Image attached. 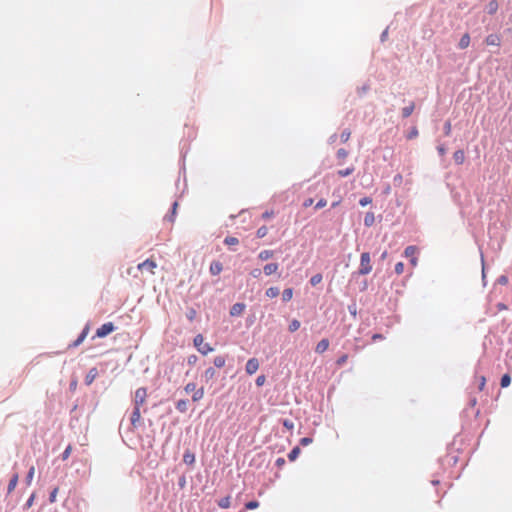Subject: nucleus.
<instances>
[{
    "label": "nucleus",
    "mask_w": 512,
    "mask_h": 512,
    "mask_svg": "<svg viewBox=\"0 0 512 512\" xmlns=\"http://www.w3.org/2000/svg\"><path fill=\"white\" fill-rule=\"evenodd\" d=\"M188 402L186 400H179L176 403V409L182 413L186 412Z\"/></svg>",
    "instance_id": "obj_29"
},
{
    "label": "nucleus",
    "mask_w": 512,
    "mask_h": 512,
    "mask_svg": "<svg viewBox=\"0 0 512 512\" xmlns=\"http://www.w3.org/2000/svg\"><path fill=\"white\" fill-rule=\"evenodd\" d=\"M223 269L222 263L219 261H213L210 265V273L212 275H218Z\"/></svg>",
    "instance_id": "obj_14"
},
{
    "label": "nucleus",
    "mask_w": 512,
    "mask_h": 512,
    "mask_svg": "<svg viewBox=\"0 0 512 512\" xmlns=\"http://www.w3.org/2000/svg\"><path fill=\"white\" fill-rule=\"evenodd\" d=\"M374 221V216L373 214H367L366 217H365V224L367 226H370Z\"/></svg>",
    "instance_id": "obj_48"
},
{
    "label": "nucleus",
    "mask_w": 512,
    "mask_h": 512,
    "mask_svg": "<svg viewBox=\"0 0 512 512\" xmlns=\"http://www.w3.org/2000/svg\"><path fill=\"white\" fill-rule=\"evenodd\" d=\"M284 463H285V460L283 458H278L276 460V465L279 466V467L284 465Z\"/></svg>",
    "instance_id": "obj_60"
},
{
    "label": "nucleus",
    "mask_w": 512,
    "mask_h": 512,
    "mask_svg": "<svg viewBox=\"0 0 512 512\" xmlns=\"http://www.w3.org/2000/svg\"><path fill=\"white\" fill-rule=\"evenodd\" d=\"M72 452V446L68 445L64 452L62 453V460H67Z\"/></svg>",
    "instance_id": "obj_41"
},
{
    "label": "nucleus",
    "mask_w": 512,
    "mask_h": 512,
    "mask_svg": "<svg viewBox=\"0 0 512 512\" xmlns=\"http://www.w3.org/2000/svg\"><path fill=\"white\" fill-rule=\"evenodd\" d=\"M485 43L488 46H500V44H501V37L498 34H489L485 38Z\"/></svg>",
    "instance_id": "obj_9"
},
{
    "label": "nucleus",
    "mask_w": 512,
    "mask_h": 512,
    "mask_svg": "<svg viewBox=\"0 0 512 512\" xmlns=\"http://www.w3.org/2000/svg\"><path fill=\"white\" fill-rule=\"evenodd\" d=\"M183 462L187 465H193L195 462V455L191 451H185L183 455Z\"/></svg>",
    "instance_id": "obj_16"
},
{
    "label": "nucleus",
    "mask_w": 512,
    "mask_h": 512,
    "mask_svg": "<svg viewBox=\"0 0 512 512\" xmlns=\"http://www.w3.org/2000/svg\"><path fill=\"white\" fill-rule=\"evenodd\" d=\"M437 150L441 156H444L446 154V148L443 145L438 146Z\"/></svg>",
    "instance_id": "obj_55"
},
{
    "label": "nucleus",
    "mask_w": 512,
    "mask_h": 512,
    "mask_svg": "<svg viewBox=\"0 0 512 512\" xmlns=\"http://www.w3.org/2000/svg\"><path fill=\"white\" fill-rule=\"evenodd\" d=\"M204 397V388L201 387L199 389H195V391L193 392V395H192V400L194 402H198L200 401L202 398Z\"/></svg>",
    "instance_id": "obj_21"
},
{
    "label": "nucleus",
    "mask_w": 512,
    "mask_h": 512,
    "mask_svg": "<svg viewBox=\"0 0 512 512\" xmlns=\"http://www.w3.org/2000/svg\"><path fill=\"white\" fill-rule=\"evenodd\" d=\"M96 375H97L96 368L91 369L85 378L86 384L90 385L93 382V380L95 379Z\"/></svg>",
    "instance_id": "obj_27"
},
{
    "label": "nucleus",
    "mask_w": 512,
    "mask_h": 512,
    "mask_svg": "<svg viewBox=\"0 0 512 512\" xmlns=\"http://www.w3.org/2000/svg\"><path fill=\"white\" fill-rule=\"evenodd\" d=\"M372 338H373V340L381 339L382 335L381 334H374Z\"/></svg>",
    "instance_id": "obj_62"
},
{
    "label": "nucleus",
    "mask_w": 512,
    "mask_h": 512,
    "mask_svg": "<svg viewBox=\"0 0 512 512\" xmlns=\"http://www.w3.org/2000/svg\"><path fill=\"white\" fill-rule=\"evenodd\" d=\"M511 383V377L509 374H504L501 378V387L503 388H506L510 385Z\"/></svg>",
    "instance_id": "obj_32"
},
{
    "label": "nucleus",
    "mask_w": 512,
    "mask_h": 512,
    "mask_svg": "<svg viewBox=\"0 0 512 512\" xmlns=\"http://www.w3.org/2000/svg\"><path fill=\"white\" fill-rule=\"evenodd\" d=\"M267 233H268V228H267L266 226H262V227H260V228L257 230V232H256V234H257V237H258V238H263V237H265V236L267 235Z\"/></svg>",
    "instance_id": "obj_37"
},
{
    "label": "nucleus",
    "mask_w": 512,
    "mask_h": 512,
    "mask_svg": "<svg viewBox=\"0 0 512 512\" xmlns=\"http://www.w3.org/2000/svg\"><path fill=\"white\" fill-rule=\"evenodd\" d=\"M417 135H418V130H417L416 128H414V129L410 132V134H409L408 138H409V139H412V138L416 137Z\"/></svg>",
    "instance_id": "obj_58"
},
{
    "label": "nucleus",
    "mask_w": 512,
    "mask_h": 512,
    "mask_svg": "<svg viewBox=\"0 0 512 512\" xmlns=\"http://www.w3.org/2000/svg\"><path fill=\"white\" fill-rule=\"evenodd\" d=\"M246 372L249 375H253L259 369V361L256 358H251L246 363Z\"/></svg>",
    "instance_id": "obj_7"
},
{
    "label": "nucleus",
    "mask_w": 512,
    "mask_h": 512,
    "mask_svg": "<svg viewBox=\"0 0 512 512\" xmlns=\"http://www.w3.org/2000/svg\"><path fill=\"white\" fill-rule=\"evenodd\" d=\"M451 129H452V126H451V122L450 121H447L444 125V134L446 136H449L451 134Z\"/></svg>",
    "instance_id": "obj_45"
},
{
    "label": "nucleus",
    "mask_w": 512,
    "mask_h": 512,
    "mask_svg": "<svg viewBox=\"0 0 512 512\" xmlns=\"http://www.w3.org/2000/svg\"><path fill=\"white\" fill-rule=\"evenodd\" d=\"M224 243L229 246L237 245L239 243V240L236 237L230 236L225 238Z\"/></svg>",
    "instance_id": "obj_36"
},
{
    "label": "nucleus",
    "mask_w": 512,
    "mask_h": 512,
    "mask_svg": "<svg viewBox=\"0 0 512 512\" xmlns=\"http://www.w3.org/2000/svg\"><path fill=\"white\" fill-rule=\"evenodd\" d=\"M57 492H58V488H55V489L51 492L50 497H49L50 502H52V503H53V502L55 501V499H56V495H57Z\"/></svg>",
    "instance_id": "obj_54"
},
{
    "label": "nucleus",
    "mask_w": 512,
    "mask_h": 512,
    "mask_svg": "<svg viewBox=\"0 0 512 512\" xmlns=\"http://www.w3.org/2000/svg\"><path fill=\"white\" fill-rule=\"evenodd\" d=\"M312 442H313V439H312V438H310V437H304V438H302V439L300 440V444H301L302 446H307V445L311 444Z\"/></svg>",
    "instance_id": "obj_46"
},
{
    "label": "nucleus",
    "mask_w": 512,
    "mask_h": 512,
    "mask_svg": "<svg viewBox=\"0 0 512 512\" xmlns=\"http://www.w3.org/2000/svg\"><path fill=\"white\" fill-rule=\"evenodd\" d=\"M278 269H279L278 263H269L264 266L263 271L267 276H269V275L276 273L278 271Z\"/></svg>",
    "instance_id": "obj_12"
},
{
    "label": "nucleus",
    "mask_w": 512,
    "mask_h": 512,
    "mask_svg": "<svg viewBox=\"0 0 512 512\" xmlns=\"http://www.w3.org/2000/svg\"><path fill=\"white\" fill-rule=\"evenodd\" d=\"M259 507L258 501H249L245 504V508L248 510H253Z\"/></svg>",
    "instance_id": "obj_38"
},
{
    "label": "nucleus",
    "mask_w": 512,
    "mask_h": 512,
    "mask_svg": "<svg viewBox=\"0 0 512 512\" xmlns=\"http://www.w3.org/2000/svg\"><path fill=\"white\" fill-rule=\"evenodd\" d=\"M261 273H262L261 270L256 268V269H253L250 274L254 278H259L261 276Z\"/></svg>",
    "instance_id": "obj_51"
},
{
    "label": "nucleus",
    "mask_w": 512,
    "mask_h": 512,
    "mask_svg": "<svg viewBox=\"0 0 512 512\" xmlns=\"http://www.w3.org/2000/svg\"><path fill=\"white\" fill-rule=\"evenodd\" d=\"M414 109H415V104H414V102H410V104H409L408 106H406V107H404V108L402 109V116H403L404 118L409 117V116L413 113Z\"/></svg>",
    "instance_id": "obj_20"
},
{
    "label": "nucleus",
    "mask_w": 512,
    "mask_h": 512,
    "mask_svg": "<svg viewBox=\"0 0 512 512\" xmlns=\"http://www.w3.org/2000/svg\"><path fill=\"white\" fill-rule=\"evenodd\" d=\"M386 257H387V252L385 251V252L382 253L381 258L385 259Z\"/></svg>",
    "instance_id": "obj_63"
},
{
    "label": "nucleus",
    "mask_w": 512,
    "mask_h": 512,
    "mask_svg": "<svg viewBox=\"0 0 512 512\" xmlns=\"http://www.w3.org/2000/svg\"><path fill=\"white\" fill-rule=\"evenodd\" d=\"M245 308L246 306L244 303H236L231 307L230 315L233 317L240 316L244 312Z\"/></svg>",
    "instance_id": "obj_10"
},
{
    "label": "nucleus",
    "mask_w": 512,
    "mask_h": 512,
    "mask_svg": "<svg viewBox=\"0 0 512 512\" xmlns=\"http://www.w3.org/2000/svg\"><path fill=\"white\" fill-rule=\"evenodd\" d=\"M88 332H89V327L86 326L83 329V331L81 332V334L79 335V337L70 345V347H77V346H79L85 340V338L87 337Z\"/></svg>",
    "instance_id": "obj_13"
},
{
    "label": "nucleus",
    "mask_w": 512,
    "mask_h": 512,
    "mask_svg": "<svg viewBox=\"0 0 512 512\" xmlns=\"http://www.w3.org/2000/svg\"><path fill=\"white\" fill-rule=\"evenodd\" d=\"M140 408L141 407H138V406H134V410L131 414V424L134 428H136L139 424H140V421H141V411H140Z\"/></svg>",
    "instance_id": "obj_8"
},
{
    "label": "nucleus",
    "mask_w": 512,
    "mask_h": 512,
    "mask_svg": "<svg viewBox=\"0 0 512 512\" xmlns=\"http://www.w3.org/2000/svg\"><path fill=\"white\" fill-rule=\"evenodd\" d=\"M486 384V378L484 376L479 377V390L482 391Z\"/></svg>",
    "instance_id": "obj_49"
},
{
    "label": "nucleus",
    "mask_w": 512,
    "mask_h": 512,
    "mask_svg": "<svg viewBox=\"0 0 512 512\" xmlns=\"http://www.w3.org/2000/svg\"><path fill=\"white\" fill-rule=\"evenodd\" d=\"M329 340L327 338L319 341L315 347V352L318 354L324 353L329 348Z\"/></svg>",
    "instance_id": "obj_11"
},
{
    "label": "nucleus",
    "mask_w": 512,
    "mask_h": 512,
    "mask_svg": "<svg viewBox=\"0 0 512 512\" xmlns=\"http://www.w3.org/2000/svg\"><path fill=\"white\" fill-rule=\"evenodd\" d=\"M371 202H372V199H371V198H369V197H364V198H361V199H360L359 204H360L361 206H363V207H364V206H366V205L370 204Z\"/></svg>",
    "instance_id": "obj_47"
},
{
    "label": "nucleus",
    "mask_w": 512,
    "mask_h": 512,
    "mask_svg": "<svg viewBox=\"0 0 512 512\" xmlns=\"http://www.w3.org/2000/svg\"><path fill=\"white\" fill-rule=\"evenodd\" d=\"M230 504H231V501H230V496H226L222 499H220L218 501V505L219 507L223 508V509H227L230 507Z\"/></svg>",
    "instance_id": "obj_28"
},
{
    "label": "nucleus",
    "mask_w": 512,
    "mask_h": 512,
    "mask_svg": "<svg viewBox=\"0 0 512 512\" xmlns=\"http://www.w3.org/2000/svg\"><path fill=\"white\" fill-rule=\"evenodd\" d=\"M354 170H355V169H354V167H353V166H351V167H348V168H346V169H344V170H339V171L337 172V174H338L340 177H346V176L351 175V174L354 172Z\"/></svg>",
    "instance_id": "obj_30"
},
{
    "label": "nucleus",
    "mask_w": 512,
    "mask_h": 512,
    "mask_svg": "<svg viewBox=\"0 0 512 512\" xmlns=\"http://www.w3.org/2000/svg\"><path fill=\"white\" fill-rule=\"evenodd\" d=\"M348 156V151L341 148L337 151V157L340 159V160H345L346 157Z\"/></svg>",
    "instance_id": "obj_40"
},
{
    "label": "nucleus",
    "mask_w": 512,
    "mask_h": 512,
    "mask_svg": "<svg viewBox=\"0 0 512 512\" xmlns=\"http://www.w3.org/2000/svg\"><path fill=\"white\" fill-rule=\"evenodd\" d=\"M312 203H313V200H312V199H308V200H306V201L304 202V206H305V207H308V206H310Z\"/></svg>",
    "instance_id": "obj_61"
},
{
    "label": "nucleus",
    "mask_w": 512,
    "mask_h": 512,
    "mask_svg": "<svg viewBox=\"0 0 512 512\" xmlns=\"http://www.w3.org/2000/svg\"><path fill=\"white\" fill-rule=\"evenodd\" d=\"M195 389H197L196 384L193 382L186 384V386L184 387L186 393H193Z\"/></svg>",
    "instance_id": "obj_39"
},
{
    "label": "nucleus",
    "mask_w": 512,
    "mask_h": 512,
    "mask_svg": "<svg viewBox=\"0 0 512 512\" xmlns=\"http://www.w3.org/2000/svg\"><path fill=\"white\" fill-rule=\"evenodd\" d=\"M395 272L398 275H401L404 272V264L402 262H398L395 265Z\"/></svg>",
    "instance_id": "obj_43"
},
{
    "label": "nucleus",
    "mask_w": 512,
    "mask_h": 512,
    "mask_svg": "<svg viewBox=\"0 0 512 512\" xmlns=\"http://www.w3.org/2000/svg\"><path fill=\"white\" fill-rule=\"evenodd\" d=\"M372 271L371 256L368 252H364L360 257L359 275H367Z\"/></svg>",
    "instance_id": "obj_1"
},
{
    "label": "nucleus",
    "mask_w": 512,
    "mask_h": 512,
    "mask_svg": "<svg viewBox=\"0 0 512 512\" xmlns=\"http://www.w3.org/2000/svg\"><path fill=\"white\" fill-rule=\"evenodd\" d=\"M322 281V275L321 274H315L311 277L310 283L312 286L318 285Z\"/></svg>",
    "instance_id": "obj_34"
},
{
    "label": "nucleus",
    "mask_w": 512,
    "mask_h": 512,
    "mask_svg": "<svg viewBox=\"0 0 512 512\" xmlns=\"http://www.w3.org/2000/svg\"><path fill=\"white\" fill-rule=\"evenodd\" d=\"M300 452H301V450L298 446L294 447L288 454V459L290 461H295L297 459V457L299 456Z\"/></svg>",
    "instance_id": "obj_25"
},
{
    "label": "nucleus",
    "mask_w": 512,
    "mask_h": 512,
    "mask_svg": "<svg viewBox=\"0 0 512 512\" xmlns=\"http://www.w3.org/2000/svg\"><path fill=\"white\" fill-rule=\"evenodd\" d=\"M417 253V248L416 246H408L405 248V251H404V255L408 258H410V263L413 267L417 266V263H418V259L417 257L415 256Z\"/></svg>",
    "instance_id": "obj_6"
},
{
    "label": "nucleus",
    "mask_w": 512,
    "mask_h": 512,
    "mask_svg": "<svg viewBox=\"0 0 512 512\" xmlns=\"http://www.w3.org/2000/svg\"><path fill=\"white\" fill-rule=\"evenodd\" d=\"M115 330V326L112 322H107L101 325L97 330L95 337L104 338Z\"/></svg>",
    "instance_id": "obj_3"
},
{
    "label": "nucleus",
    "mask_w": 512,
    "mask_h": 512,
    "mask_svg": "<svg viewBox=\"0 0 512 512\" xmlns=\"http://www.w3.org/2000/svg\"><path fill=\"white\" fill-rule=\"evenodd\" d=\"M216 374V371L214 368L212 367H209L208 369L205 370V373H204V376L207 380L209 379H212Z\"/></svg>",
    "instance_id": "obj_35"
},
{
    "label": "nucleus",
    "mask_w": 512,
    "mask_h": 512,
    "mask_svg": "<svg viewBox=\"0 0 512 512\" xmlns=\"http://www.w3.org/2000/svg\"><path fill=\"white\" fill-rule=\"evenodd\" d=\"M33 501H34V495H31V496H30V498L27 500V502H26V505H25V506H26L27 508L31 507V506H32V504H33Z\"/></svg>",
    "instance_id": "obj_59"
},
{
    "label": "nucleus",
    "mask_w": 512,
    "mask_h": 512,
    "mask_svg": "<svg viewBox=\"0 0 512 512\" xmlns=\"http://www.w3.org/2000/svg\"><path fill=\"white\" fill-rule=\"evenodd\" d=\"M18 479H19V476L17 473L12 476V478L10 479L9 484H8V489H7L8 494H10L16 488Z\"/></svg>",
    "instance_id": "obj_19"
},
{
    "label": "nucleus",
    "mask_w": 512,
    "mask_h": 512,
    "mask_svg": "<svg viewBox=\"0 0 512 512\" xmlns=\"http://www.w3.org/2000/svg\"><path fill=\"white\" fill-rule=\"evenodd\" d=\"M34 474H35V467L34 466H31L28 473H27V476H26V482L28 485L31 484L32 480H33V477H34Z\"/></svg>",
    "instance_id": "obj_33"
},
{
    "label": "nucleus",
    "mask_w": 512,
    "mask_h": 512,
    "mask_svg": "<svg viewBox=\"0 0 512 512\" xmlns=\"http://www.w3.org/2000/svg\"><path fill=\"white\" fill-rule=\"evenodd\" d=\"M213 363L217 368H222L225 366L226 358L222 355L216 356L213 360Z\"/></svg>",
    "instance_id": "obj_22"
},
{
    "label": "nucleus",
    "mask_w": 512,
    "mask_h": 512,
    "mask_svg": "<svg viewBox=\"0 0 512 512\" xmlns=\"http://www.w3.org/2000/svg\"><path fill=\"white\" fill-rule=\"evenodd\" d=\"M193 342L198 352H200L203 355H207L208 353L214 350L213 347L210 346V344L204 341V337L202 334L196 335Z\"/></svg>",
    "instance_id": "obj_2"
},
{
    "label": "nucleus",
    "mask_w": 512,
    "mask_h": 512,
    "mask_svg": "<svg viewBox=\"0 0 512 512\" xmlns=\"http://www.w3.org/2000/svg\"><path fill=\"white\" fill-rule=\"evenodd\" d=\"M469 45H470V36L468 33H465L461 37L458 46L460 49H466Z\"/></svg>",
    "instance_id": "obj_17"
},
{
    "label": "nucleus",
    "mask_w": 512,
    "mask_h": 512,
    "mask_svg": "<svg viewBox=\"0 0 512 512\" xmlns=\"http://www.w3.org/2000/svg\"><path fill=\"white\" fill-rule=\"evenodd\" d=\"M293 297V289L292 288H286L282 293V300L284 302H288Z\"/></svg>",
    "instance_id": "obj_23"
},
{
    "label": "nucleus",
    "mask_w": 512,
    "mask_h": 512,
    "mask_svg": "<svg viewBox=\"0 0 512 512\" xmlns=\"http://www.w3.org/2000/svg\"><path fill=\"white\" fill-rule=\"evenodd\" d=\"M500 281H501L502 283H506V282H507V278H506V277H501Z\"/></svg>",
    "instance_id": "obj_64"
},
{
    "label": "nucleus",
    "mask_w": 512,
    "mask_h": 512,
    "mask_svg": "<svg viewBox=\"0 0 512 512\" xmlns=\"http://www.w3.org/2000/svg\"><path fill=\"white\" fill-rule=\"evenodd\" d=\"M177 206H178L177 202H174L173 205H172V215H171V217L169 219L171 222L174 221V216H175V213H176Z\"/></svg>",
    "instance_id": "obj_52"
},
{
    "label": "nucleus",
    "mask_w": 512,
    "mask_h": 512,
    "mask_svg": "<svg viewBox=\"0 0 512 512\" xmlns=\"http://www.w3.org/2000/svg\"><path fill=\"white\" fill-rule=\"evenodd\" d=\"M147 398V389L140 387L135 391L134 406L141 407L145 404Z\"/></svg>",
    "instance_id": "obj_5"
},
{
    "label": "nucleus",
    "mask_w": 512,
    "mask_h": 512,
    "mask_svg": "<svg viewBox=\"0 0 512 512\" xmlns=\"http://www.w3.org/2000/svg\"><path fill=\"white\" fill-rule=\"evenodd\" d=\"M274 256L273 250H263L258 254V258L261 261H266Z\"/></svg>",
    "instance_id": "obj_18"
},
{
    "label": "nucleus",
    "mask_w": 512,
    "mask_h": 512,
    "mask_svg": "<svg viewBox=\"0 0 512 512\" xmlns=\"http://www.w3.org/2000/svg\"><path fill=\"white\" fill-rule=\"evenodd\" d=\"M300 325L301 324H300V322L297 319H293L290 322L288 329H289L290 332H295V331H297L300 328Z\"/></svg>",
    "instance_id": "obj_31"
},
{
    "label": "nucleus",
    "mask_w": 512,
    "mask_h": 512,
    "mask_svg": "<svg viewBox=\"0 0 512 512\" xmlns=\"http://www.w3.org/2000/svg\"><path fill=\"white\" fill-rule=\"evenodd\" d=\"M326 204H327L326 200L321 199V200H319V201L317 202V204H316L315 208H316V209L323 208V207H325V206H326Z\"/></svg>",
    "instance_id": "obj_53"
},
{
    "label": "nucleus",
    "mask_w": 512,
    "mask_h": 512,
    "mask_svg": "<svg viewBox=\"0 0 512 512\" xmlns=\"http://www.w3.org/2000/svg\"><path fill=\"white\" fill-rule=\"evenodd\" d=\"M351 132L349 130H344L341 133V140L342 142H347L350 138Z\"/></svg>",
    "instance_id": "obj_44"
},
{
    "label": "nucleus",
    "mask_w": 512,
    "mask_h": 512,
    "mask_svg": "<svg viewBox=\"0 0 512 512\" xmlns=\"http://www.w3.org/2000/svg\"><path fill=\"white\" fill-rule=\"evenodd\" d=\"M453 159L456 164L461 165L465 161V153L463 150H457L453 154Z\"/></svg>",
    "instance_id": "obj_15"
},
{
    "label": "nucleus",
    "mask_w": 512,
    "mask_h": 512,
    "mask_svg": "<svg viewBox=\"0 0 512 512\" xmlns=\"http://www.w3.org/2000/svg\"><path fill=\"white\" fill-rule=\"evenodd\" d=\"M273 215H274V212H273V211H270V212H269V211H266L265 213H263V214H262V217H263L264 219H268V218L272 217Z\"/></svg>",
    "instance_id": "obj_57"
},
{
    "label": "nucleus",
    "mask_w": 512,
    "mask_h": 512,
    "mask_svg": "<svg viewBox=\"0 0 512 512\" xmlns=\"http://www.w3.org/2000/svg\"><path fill=\"white\" fill-rule=\"evenodd\" d=\"M279 289L277 287H270L266 290L265 294L268 298H275L279 295Z\"/></svg>",
    "instance_id": "obj_24"
},
{
    "label": "nucleus",
    "mask_w": 512,
    "mask_h": 512,
    "mask_svg": "<svg viewBox=\"0 0 512 512\" xmlns=\"http://www.w3.org/2000/svg\"><path fill=\"white\" fill-rule=\"evenodd\" d=\"M265 380H266V378H265L264 375L258 376L257 379H256V385L257 386H262L265 383Z\"/></svg>",
    "instance_id": "obj_50"
},
{
    "label": "nucleus",
    "mask_w": 512,
    "mask_h": 512,
    "mask_svg": "<svg viewBox=\"0 0 512 512\" xmlns=\"http://www.w3.org/2000/svg\"><path fill=\"white\" fill-rule=\"evenodd\" d=\"M498 10V3L496 0H492L487 5V12L489 14H494Z\"/></svg>",
    "instance_id": "obj_26"
},
{
    "label": "nucleus",
    "mask_w": 512,
    "mask_h": 512,
    "mask_svg": "<svg viewBox=\"0 0 512 512\" xmlns=\"http://www.w3.org/2000/svg\"><path fill=\"white\" fill-rule=\"evenodd\" d=\"M348 360V355L347 354H343L342 356H340L337 361H336V364L338 366H343Z\"/></svg>",
    "instance_id": "obj_42"
},
{
    "label": "nucleus",
    "mask_w": 512,
    "mask_h": 512,
    "mask_svg": "<svg viewBox=\"0 0 512 512\" xmlns=\"http://www.w3.org/2000/svg\"><path fill=\"white\" fill-rule=\"evenodd\" d=\"M137 268L141 272H147L149 274H155V269L157 268V263L152 259H147L144 262L138 264Z\"/></svg>",
    "instance_id": "obj_4"
},
{
    "label": "nucleus",
    "mask_w": 512,
    "mask_h": 512,
    "mask_svg": "<svg viewBox=\"0 0 512 512\" xmlns=\"http://www.w3.org/2000/svg\"><path fill=\"white\" fill-rule=\"evenodd\" d=\"M283 425L288 429H292L294 427L293 422H291L290 420H284Z\"/></svg>",
    "instance_id": "obj_56"
}]
</instances>
